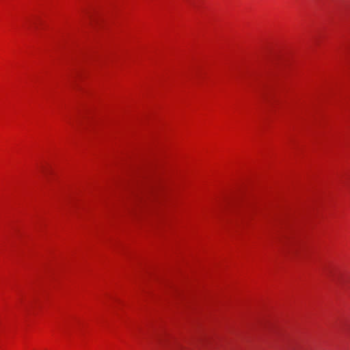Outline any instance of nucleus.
Masks as SVG:
<instances>
[{"instance_id": "f257e3e1", "label": "nucleus", "mask_w": 350, "mask_h": 350, "mask_svg": "<svg viewBox=\"0 0 350 350\" xmlns=\"http://www.w3.org/2000/svg\"><path fill=\"white\" fill-rule=\"evenodd\" d=\"M35 350H48V349H45V348H38V349H36Z\"/></svg>"}]
</instances>
